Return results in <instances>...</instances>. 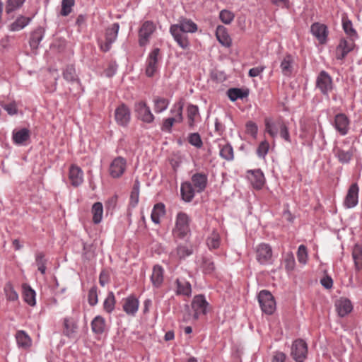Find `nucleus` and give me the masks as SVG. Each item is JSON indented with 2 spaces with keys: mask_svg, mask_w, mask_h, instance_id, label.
<instances>
[{
  "mask_svg": "<svg viewBox=\"0 0 362 362\" xmlns=\"http://www.w3.org/2000/svg\"><path fill=\"white\" fill-rule=\"evenodd\" d=\"M197 30V24L191 19L180 17L178 23L173 24L170 27V33L175 41L183 49L189 47V41L187 33H194Z\"/></svg>",
  "mask_w": 362,
  "mask_h": 362,
  "instance_id": "nucleus-1",
  "label": "nucleus"
},
{
  "mask_svg": "<svg viewBox=\"0 0 362 362\" xmlns=\"http://www.w3.org/2000/svg\"><path fill=\"white\" fill-rule=\"evenodd\" d=\"M189 222L190 218L186 213L179 212L173 229L174 236L180 239L187 238L190 235Z\"/></svg>",
  "mask_w": 362,
  "mask_h": 362,
  "instance_id": "nucleus-2",
  "label": "nucleus"
},
{
  "mask_svg": "<svg viewBox=\"0 0 362 362\" xmlns=\"http://www.w3.org/2000/svg\"><path fill=\"white\" fill-rule=\"evenodd\" d=\"M257 298L262 311L267 315H272L276 310V305L272 293L267 290H262Z\"/></svg>",
  "mask_w": 362,
  "mask_h": 362,
  "instance_id": "nucleus-3",
  "label": "nucleus"
},
{
  "mask_svg": "<svg viewBox=\"0 0 362 362\" xmlns=\"http://www.w3.org/2000/svg\"><path fill=\"white\" fill-rule=\"evenodd\" d=\"M119 29V24L115 23L107 28L105 33V41L98 40V45L100 49L104 52H108L112 47V44L116 40Z\"/></svg>",
  "mask_w": 362,
  "mask_h": 362,
  "instance_id": "nucleus-4",
  "label": "nucleus"
},
{
  "mask_svg": "<svg viewBox=\"0 0 362 362\" xmlns=\"http://www.w3.org/2000/svg\"><path fill=\"white\" fill-rule=\"evenodd\" d=\"M134 110L138 119L147 124H151L154 121L155 117L146 102H136L134 103Z\"/></svg>",
  "mask_w": 362,
  "mask_h": 362,
  "instance_id": "nucleus-5",
  "label": "nucleus"
},
{
  "mask_svg": "<svg viewBox=\"0 0 362 362\" xmlns=\"http://www.w3.org/2000/svg\"><path fill=\"white\" fill-rule=\"evenodd\" d=\"M308 346L303 339L295 340L291 346V355L296 362H303L307 357Z\"/></svg>",
  "mask_w": 362,
  "mask_h": 362,
  "instance_id": "nucleus-6",
  "label": "nucleus"
},
{
  "mask_svg": "<svg viewBox=\"0 0 362 362\" xmlns=\"http://www.w3.org/2000/svg\"><path fill=\"white\" fill-rule=\"evenodd\" d=\"M115 119L116 123L122 127H127L131 120V111L124 103H121L115 110Z\"/></svg>",
  "mask_w": 362,
  "mask_h": 362,
  "instance_id": "nucleus-7",
  "label": "nucleus"
},
{
  "mask_svg": "<svg viewBox=\"0 0 362 362\" xmlns=\"http://www.w3.org/2000/svg\"><path fill=\"white\" fill-rule=\"evenodd\" d=\"M156 25L151 21L143 23L139 30V43L141 47L145 46L149 41L151 35L156 30Z\"/></svg>",
  "mask_w": 362,
  "mask_h": 362,
  "instance_id": "nucleus-8",
  "label": "nucleus"
},
{
  "mask_svg": "<svg viewBox=\"0 0 362 362\" xmlns=\"http://www.w3.org/2000/svg\"><path fill=\"white\" fill-rule=\"evenodd\" d=\"M316 87L319 88L321 93L327 95L328 93L332 90V79L329 74L325 71H321L316 79Z\"/></svg>",
  "mask_w": 362,
  "mask_h": 362,
  "instance_id": "nucleus-9",
  "label": "nucleus"
},
{
  "mask_svg": "<svg viewBox=\"0 0 362 362\" xmlns=\"http://www.w3.org/2000/svg\"><path fill=\"white\" fill-rule=\"evenodd\" d=\"M208 305L209 304L206 302L204 296H195L192 302V308L194 310V318L198 319L201 315H206L207 313L206 310Z\"/></svg>",
  "mask_w": 362,
  "mask_h": 362,
  "instance_id": "nucleus-10",
  "label": "nucleus"
},
{
  "mask_svg": "<svg viewBox=\"0 0 362 362\" xmlns=\"http://www.w3.org/2000/svg\"><path fill=\"white\" fill-rule=\"evenodd\" d=\"M63 77L73 86V88L78 93L82 90L81 84L74 65H68L66 66L63 71Z\"/></svg>",
  "mask_w": 362,
  "mask_h": 362,
  "instance_id": "nucleus-11",
  "label": "nucleus"
},
{
  "mask_svg": "<svg viewBox=\"0 0 362 362\" xmlns=\"http://www.w3.org/2000/svg\"><path fill=\"white\" fill-rule=\"evenodd\" d=\"M159 54L160 49L154 48L147 58L146 74L148 77H152L157 71Z\"/></svg>",
  "mask_w": 362,
  "mask_h": 362,
  "instance_id": "nucleus-12",
  "label": "nucleus"
},
{
  "mask_svg": "<svg viewBox=\"0 0 362 362\" xmlns=\"http://www.w3.org/2000/svg\"><path fill=\"white\" fill-rule=\"evenodd\" d=\"M257 260L261 264H267L270 262L272 257V247L268 244H260L256 249Z\"/></svg>",
  "mask_w": 362,
  "mask_h": 362,
  "instance_id": "nucleus-13",
  "label": "nucleus"
},
{
  "mask_svg": "<svg viewBox=\"0 0 362 362\" xmlns=\"http://www.w3.org/2000/svg\"><path fill=\"white\" fill-rule=\"evenodd\" d=\"M126 160L122 157H117L111 163L109 168L110 174L113 178L122 175L126 169Z\"/></svg>",
  "mask_w": 362,
  "mask_h": 362,
  "instance_id": "nucleus-14",
  "label": "nucleus"
},
{
  "mask_svg": "<svg viewBox=\"0 0 362 362\" xmlns=\"http://www.w3.org/2000/svg\"><path fill=\"white\" fill-rule=\"evenodd\" d=\"M349 123V119L344 113H339L334 117V126L336 130L342 136L348 134Z\"/></svg>",
  "mask_w": 362,
  "mask_h": 362,
  "instance_id": "nucleus-15",
  "label": "nucleus"
},
{
  "mask_svg": "<svg viewBox=\"0 0 362 362\" xmlns=\"http://www.w3.org/2000/svg\"><path fill=\"white\" fill-rule=\"evenodd\" d=\"M312 34L317 39L320 44H325L327 42L328 29L327 25L320 23H314L310 27Z\"/></svg>",
  "mask_w": 362,
  "mask_h": 362,
  "instance_id": "nucleus-16",
  "label": "nucleus"
},
{
  "mask_svg": "<svg viewBox=\"0 0 362 362\" xmlns=\"http://www.w3.org/2000/svg\"><path fill=\"white\" fill-rule=\"evenodd\" d=\"M358 186L356 183L352 184L347 192L344 199V206L346 208H352L358 204Z\"/></svg>",
  "mask_w": 362,
  "mask_h": 362,
  "instance_id": "nucleus-17",
  "label": "nucleus"
},
{
  "mask_svg": "<svg viewBox=\"0 0 362 362\" xmlns=\"http://www.w3.org/2000/svg\"><path fill=\"white\" fill-rule=\"evenodd\" d=\"M356 149L351 146L348 150H344L340 147H334L333 148V153L337 158L339 163L342 164L349 163L355 152Z\"/></svg>",
  "mask_w": 362,
  "mask_h": 362,
  "instance_id": "nucleus-18",
  "label": "nucleus"
},
{
  "mask_svg": "<svg viewBox=\"0 0 362 362\" xmlns=\"http://www.w3.org/2000/svg\"><path fill=\"white\" fill-rule=\"evenodd\" d=\"M45 34V29L42 26L37 27L30 33L29 45L32 49H37L40 42Z\"/></svg>",
  "mask_w": 362,
  "mask_h": 362,
  "instance_id": "nucleus-19",
  "label": "nucleus"
},
{
  "mask_svg": "<svg viewBox=\"0 0 362 362\" xmlns=\"http://www.w3.org/2000/svg\"><path fill=\"white\" fill-rule=\"evenodd\" d=\"M355 45L354 40L348 41L345 39L340 40L339 45L337 47V59L342 60L345 58L349 52H350L354 47Z\"/></svg>",
  "mask_w": 362,
  "mask_h": 362,
  "instance_id": "nucleus-20",
  "label": "nucleus"
},
{
  "mask_svg": "<svg viewBox=\"0 0 362 362\" xmlns=\"http://www.w3.org/2000/svg\"><path fill=\"white\" fill-rule=\"evenodd\" d=\"M192 182L196 192L201 193L205 190L207 186V175L203 173H197L192 176Z\"/></svg>",
  "mask_w": 362,
  "mask_h": 362,
  "instance_id": "nucleus-21",
  "label": "nucleus"
},
{
  "mask_svg": "<svg viewBox=\"0 0 362 362\" xmlns=\"http://www.w3.org/2000/svg\"><path fill=\"white\" fill-rule=\"evenodd\" d=\"M139 305V301L136 296L131 295L124 299L123 310L128 315L134 316Z\"/></svg>",
  "mask_w": 362,
  "mask_h": 362,
  "instance_id": "nucleus-22",
  "label": "nucleus"
},
{
  "mask_svg": "<svg viewBox=\"0 0 362 362\" xmlns=\"http://www.w3.org/2000/svg\"><path fill=\"white\" fill-rule=\"evenodd\" d=\"M69 178L72 186L78 187L83 181L82 170L79 167L72 165L69 169Z\"/></svg>",
  "mask_w": 362,
  "mask_h": 362,
  "instance_id": "nucleus-23",
  "label": "nucleus"
},
{
  "mask_svg": "<svg viewBox=\"0 0 362 362\" xmlns=\"http://www.w3.org/2000/svg\"><path fill=\"white\" fill-rule=\"evenodd\" d=\"M195 192L196 189L190 182H185L181 184L180 194L184 202H192L194 197Z\"/></svg>",
  "mask_w": 362,
  "mask_h": 362,
  "instance_id": "nucleus-24",
  "label": "nucleus"
},
{
  "mask_svg": "<svg viewBox=\"0 0 362 362\" xmlns=\"http://www.w3.org/2000/svg\"><path fill=\"white\" fill-rule=\"evenodd\" d=\"M335 306L340 317L346 316L353 310L352 303L348 298H340L336 302Z\"/></svg>",
  "mask_w": 362,
  "mask_h": 362,
  "instance_id": "nucleus-25",
  "label": "nucleus"
},
{
  "mask_svg": "<svg viewBox=\"0 0 362 362\" xmlns=\"http://www.w3.org/2000/svg\"><path fill=\"white\" fill-rule=\"evenodd\" d=\"M250 173L249 179L252 185L256 189H261L265 182L264 175L260 169L249 170Z\"/></svg>",
  "mask_w": 362,
  "mask_h": 362,
  "instance_id": "nucleus-26",
  "label": "nucleus"
},
{
  "mask_svg": "<svg viewBox=\"0 0 362 362\" xmlns=\"http://www.w3.org/2000/svg\"><path fill=\"white\" fill-rule=\"evenodd\" d=\"M78 329L76 322L70 318H64L63 334L70 339H74Z\"/></svg>",
  "mask_w": 362,
  "mask_h": 362,
  "instance_id": "nucleus-27",
  "label": "nucleus"
},
{
  "mask_svg": "<svg viewBox=\"0 0 362 362\" xmlns=\"http://www.w3.org/2000/svg\"><path fill=\"white\" fill-rule=\"evenodd\" d=\"M293 57L289 54H286L281 62L280 67L283 75L290 76L293 70Z\"/></svg>",
  "mask_w": 362,
  "mask_h": 362,
  "instance_id": "nucleus-28",
  "label": "nucleus"
},
{
  "mask_svg": "<svg viewBox=\"0 0 362 362\" xmlns=\"http://www.w3.org/2000/svg\"><path fill=\"white\" fill-rule=\"evenodd\" d=\"M16 339L19 348L28 349L32 345V340L29 335L23 330H19L16 334Z\"/></svg>",
  "mask_w": 362,
  "mask_h": 362,
  "instance_id": "nucleus-29",
  "label": "nucleus"
},
{
  "mask_svg": "<svg viewBox=\"0 0 362 362\" xmlns=\"http://www.w3.org/2000/svg\"><path fill=\"white\" fill-rule=\"evenodd\" d=\"M25 0H7L5 12L8 20L13 18V13L20 8Z\"/></svg>",
  "mask_w": 362,
  "mask_h": 362,
  "instance_id": "nucleus-30",
  "label": "nucleus"
},
{
  "mask_svg": "<svg viewBox=\"0 0 362 362\" xmlns=\"http://www.w3.org/2000/svg\"><path fill=\"white\" fill-rule=\"evenodd\" d=\"M249 95L248 89H242L238 88H231L227 90V95L229 99L234 102L238 99H243Z\"/></svg>",
  "mask_w": 362,
  "mask_h": 362,
  "instance_id": "nucleus-31",
  "label": "nucleus"
},
{
  "mask_svg": "<svg viewBox=\"0 0 362 362\" xmlns=\"http://www.w3.org/2000/svg\"><path fill=\"white\" fill-rule=\"evenodd\" d=\"M177 284V295H182L185 296H190L192 293V287L189 281L185 279H177L176 280Z\"/></svg>",
  "mask_w": 362,
  "mask_h": 362,
  "instance_id": "nucleus-32",
  "label": "nucleus"
},
{
  "mask_svg": "<svg viewBox=\"0 0 362 362\" xmlns=\"http://www.w3.org/2000/svg\"><path fill=\"white\" fill-rule=\"evenodd\" d=\"M22 288L24 300L29 305L34 306L36 304L35 291L27 284H23Z\"/></svg>",
  "mask_w": 362,
  "mask_h": 362,
  "instance_id": "nucleus-33",
  "label": "nucleus"
},
{
  "mask_svg": "<svg viewBox=\"0 0 362 362\" xmlns=\"http://www.w3.org/2000/svg\"><path fill=\"white\" fill-rule=\"evenodd\" d=\"M216 37L218 42L225 47H230L231 45V39L228 34L226 32V28L223 26L219 25L217 27Z\"/></svg>",
  "mask_w": 362,
  "mask_h": 362,
  "instance_id": "nucleus-34",
  "label": "nucleus"
},
{
  "mask_svg": "<svg viewBox=\"0 0 362 362\" xmlns=\"http://www.w3.org/2000/svg\"><path fill=\"white\" fill-rule=\"evenodd\" d=\"M151 280L153 285L158 288L163 281V269L159 265H155L153 268L152 275Z\"/></svg>",
  "mask_w": 362,
  "mask_h": 362,
  "instance_id": "nucleus-35",
  "label": "nucleus"
},
{
  "mask_svg": "<svg viewBox=\"0 0 362 362\" xmlns=\"http://www.w3.org/2000/svg\"><path fill=\"white\" fill-rule=\"evenodd\" d=\"M342 27L345 33L351 38V40H354L358 37V34L353 27L351 21L347 17H344L342 18Z\"/></svg>",
  "mask_w": 362,
  "mask_h": 362,
  "instance_id": "nucleus-36",
  "label": "nucleus"
},
{
  "mask_svg": "<svg viewBox=\"0 0 362 362\" xmlns=\"http://www.w3.org/2000/svg\"><path fill=\"white\" fill-rule=\"evenodd\" d=\"M165 214V205L163 203H157L154 205L151 212V220L154 223H160V218Z\"/></svg>",
  "mask_w": 362,
  "mask_h": 362,
  "instance_id": "nucleus-37",
  "label": "nucleus"
},
{
  "mask_svg": "<svg viewBox=\"0 0 362 362\" xmlns=\"http://www.w3.org/2000/svg\"><path fill=\"white\" fill-rule=\"evenodd\" d=\"M30 138V132L26 128H23L13 133V140L16 144H22Z\"/></svg>",
  "mask_w": 362,
  "mask_h": 362,
  "instance_id": "nucleus-38",
  "label": "nucleus"
},
{
  "mask_svg": "<svg viewBox=\"0 0 362 362\" xmlns=\"http://www.w3.org/2000/svg\"><path fill=\"white\" fill-rule=\"evenodd\" d=\"M352 257L354 261L355 268L359 271L362 269V247L355 245L352 250Z\"/></svg>",
  "mask_w": 362,
  "mask_h": 362,
  "instance_id": "nucleus-39",
  "label": "nucleus"
},
{
  "mask_svg": "<svg viewBox=\"0 0 362 362\" xmlns=\"http://www.w3.org/2000/svg\"><path fill=\"white\" fill-rule=\"evenodd\" d=\"M91 212L93 214V222L98 224L101 222L103 214V206L101 202H95L93 204Z\"/></svg>",
  "mask_w": 362,
  "mask_h": 362,
  "instance_id": "nucleus-40",
  "label": "nucleus"
},
{
  "mask_svg": "<svg viewBox=\"0 0 362 362\" xmlns=\"http://www.w3.org/2000/svg\"><path fill=\"white\" fill-rule=\"evenodd\" d=\"M105 319L100 315L96 316L91 322V328L94 333L100 334L105 331Z\"/></svg>",
  "mask_w": 362,
  "mask_h": 362,
  "instance_id": "nucleus-41",
  "label": "nucleus"
},
{
  "mask_svg": "<svg viewBox=\"0 0 362 362\" xmlns=\"http://www.w3.org/2000/svg\"><path fill=\"white\" fill-rule=\"evenodd\" d=\"M201 268L205 274H211L216 269L215 264L211 258L203 257Z\"/></svg>",
  "mask_w": 362,
  "mask_h": 362,
  "instance_id": "nucleus-42",
  "label": "nucleus"
},
{
  "mask_svg": "<svg viewBox=\"0 0 362 362\" xmlns=\"http://www.w3.org/2000/svg\"><path fill=\"white\" fill-rule=\"evenodd\" d=\"M30 21V18L19 16L13 23L10 25V30L18 31L24 28Z\"/></svg>",
  "mask_w": 362,
  "mask_h": 362,
  "instance_id": "nucleus-43",
  "label": "nucleus"
},
{
  "mask_svg": "<svg viewBox=\"0 0 362 362\" xmlns=\"http://www.w3.org/2000/svg\"><path fill=\"white\" fill-rule=\"evenodd\" d=\"M219 146L220 156L228 161L233 160L234 158V153L232 146L230 144H226L223 146H221V145H219Z\"/></svg>",
  "mask_w": 362,
  "mask_h": 362,
  "instance_id": "nucleus-44",
  "label": "nucleus"
},
{
  "mask_svg": "<svg viewBox=\"0 0 362 362\" xmlns=\"http://www.w3.org/2000/svg\"><path fill=\"white\" fill-rule=\"evenodd\" d=\"M187 118H188V125L190 128L194 127L195 118L199 115V108L198 106L195 105L190 104L187 107Z\"/></svg>",
  "mask_w": 362,
  "mask_h": 362,
  "instance_id": "nucleus-45",
  "label": "nucleus"
},
{
  "mask_svg": "<svg viewBox=\"0 0 362 362\" xmlns=\"http://www.w3.org/2000/svg\"><path fill=\"white\" fill-rule=\"evenodd\" d=\"M35 263L38 270L42 274L46 272V263L47 259L45 257V254L42 252H38L35 255Z\"/></svg>",
  "mask_w": 362,
  "mask_h": 362,
  "instance_id": "nucleus-46",
  "label": "nucleus"
},
{
  "mask_svg": "<svg viewBox=\"0 0 362 362\" xmlns=\"http://www.w3.org/2000/svg\"><path fill=\"white\" fill-rule=\"evenodd\" d=\"M169 101L164 98H156L154 99V110L156 113L162 112L168 108Z\"/></svg>",
  "mask_w": 362,
  "mask_h": 362,
  "instance_id": "nucleus-47",
  "label": "nucleus"
},
{
  "mask_svg": "<svg viewBox=\"0 0 362 362\" xmlns=\"http://www.w3.org/2000/svg\"><path fill=\"white\" fill-rule=\"evenodd\" d=\"M4 292L8 300L16 301L18 299V295L14 290V288L11 283L8 282L4 286Z\"/></svg>",
  "mask_w": 362,
  "mask_h": 362,
  "instance_id": "nucleus-48",
  "label": "nucleus"
},
{
  "mask_svg": "<svg viewBox=\"0 0 362 362\" xmlns=\"http://www.w3.org/2000/svg\"><path fill=\"white\" fill-rule=\"evenodd\" d=\"M139 181L138 180H136L130 194V202L133 206H135L139 202Z\"/></svg>",
  "mask_w": 362,
  "mask_h": 362,
  "instance_id": "nucleus-49",
  "label": "nucleus"
},
{
  "mask_svg": "<svg viewBox=\"0 0 362 362\" xmlns=\"http://www.w3.org/2000/svg\"><path fill=\"white\" fill-rule=\"evenodd\" d=\"M115 298L113 292H109L107 298H105L103 307L104 310L108 313H110L115 308Z\"/></svg>",
  "mask_w": 362,
  "mask_h": 362,
  "instance_id": "nucleus-50",
  "label": "nucleus"
},
{
  "mask_svg": "<svg viewBox=\"0 0 362 362\" xmlns=\"http://www.w3.org/2000/svg\"><path fill=\"white\" fill-rule=\"evenodd\" d=\"M75 3L74 0H62V10L61 15L62 16H67L71 13L72 11V7L74 6Z\"/></svg>",
  "mask_w": 362,
  "mask_h": 362,
  "instance_id": "nucleus-51",
  "label": "nucleus"
},
{
  "mask_svg": "<svg viewBox=\"0 0 362 362\" xmlns=\"http://www.w3.org/2000/svg\"><path fill=\"white\" fill-rule=\"evenodd\" d=\"M188 142L197 148L203 146V142L199 133H190L188 136Z\"/></svg>",
  "mask_w": 362,
  "mask_h": 362,
  "instance_id": "nucleus-52",
  "label": "nucleus"
},
{
  "mask_svg": "<svg viewBox=\"0 0 362 362\" xmlns=\"http://www.w3.org/2000/svg\"><path fill=\"white\" fill-rule=\"evenodd\" d=\"M184 107V103L181 101L178 102L174 105V108L171 110L172 113H176V117H175L176 119L175 122H181L183 120L182 117V110Z\"/></svg>",
  "mask_w": 362,
  "mask_h": 362,
  "instance_id": "nucleus-53",
  "label": "nucleus"
},
{
  "mask_svg": "<svg viewBox=\"0 0 362 362\" xmlns=\"http://www.w3.org/2000/svg\"><path fill=\"white\" fill-rule=\"evenodd\" d=\"M193 252L192 248L185 245H179L177 247V255L180 259H185V257L191 255Z\"/></svg>",
  "mask_w": 362,
  "mask_h": 362,
  "instance_id": "nucleus-54",
  "label": "nucleus"
},
{
  "mask_svg": "<svg viewBox=\"0 0 362 362\" xmlns=\"http://www.w3.org/2000/svg\"><path fill=\"white\" fill-rule=\"evenodd\" d=\"M264 122L266 132L272 137H275L278 134V129L276 127L275 124L271 122L270 119L268 118L265 119Z\"/></svg>",
  "mask_w": 362,
  "mask_h": 362,
  "instance_id": "nucleus-55",
  "label": "nucleus"
},
{
  "mask_svg": "<svg viewBox=\"0 0 362 362\" xmlns=\"http://www.w3.org/2000/svg\"><path fill=\"white\" fill-rule=\"evenodd\" d=\"M269 148V144L267 141H262L257 147V154L260 158H264Z\"/></svg>",
  "mask_w": 362,
  "mask_h": 362,
  "instance_id": "nucleus-56",
  "label": "nucleus"
},
{
  "mask_svg": "<svg viewBox=\"0 0 362 362\" xmlns=\"http://www.w3.org/2000/svg\"><path fill=\"white\" fill-rule=\"evenodd\" d=\"M307 257H308V252H307V248L304 245H300L298 247V252H297V257L299 261V262L302 264H305L307 262Z\"/></svg>",
  "mask_w": 362,
  "mask_h": 362,
  "instance_id": "nucleus-57",
  "label": "nucleus"
},
{
  "mask_svg": "<svg viewBox=\"0 0 362 362\" xmlns=\"http://www.w3.org/2000/svg\"><path fill=\"white\" fill-rule=\"evenodd\" d=\"M88 303L91 306H94L98 303V293H97V287L93 286L88 291Z\"/></svg>",
  "mask_w": 362,
  "mask_h": 362,
  "instance_id": "nucleus-58",
  "label": "nucleus"
},
{
  "mask_svg": "<svg viewBox=\"0 0 362 362\" xmlns=\"http://www.w3.org/2000/svg\"><path fill=\"white\" fill-rule=\"evenodd\" d=\"M219 18L225 24H229L234 18V15L228 10H222L220 12Z\"/></svg>",
  "mask_w": 362,
  "mask_h": 362,
  "instance_id": "nucleus-59",
  "label": "nucleus"
},
{
  "mask_svg": "<svg viewBox=\"0 0 362 362\" xmlns=\"http://www.w3.org/2000/svg\"><path fill=\"white\" fill-rule=\"evenodd\" d=\"M176 119L174 117H169L163 120L161 126V130L170 133L172 132V127L175 122Z\"/></svg>",
  "mask_w": 362,
  "mask_h": 362,
  "instance_id": "nucleus-60",
  "label": "nucleus"
},
{
  "mask_svg": "<svg viewBox=\"0 0 362 362\" xmlns=\"http://www.w3.org/2000/svg\"><path fill=\"white\" fill-rule=\"evenodd\" d=\"M206 243L210 249H216L219 247V238L218 234H214L211 237H209Z\"/></svg>",
  "mask_w": 362,
  "mask_h": 362,
  "instance_id": "nucleus-61",
  "label": "nucleus"
},
{
  "mask_svg": "<svg viewBox=\"0 0 362 362\" xmlns=\"http://www.w3.org/2000/svg\"><path fill=\"white\" fill-rule=\"evenodd\" d=\"M245 127L246 132L250 134L252 137L256 138L258 131L257 125L255 122L249 121L246 123Z\"/></svg>",
  "mask_w": 362,
  "mask_h": 362,
  "instance_id": "nucleus-62",
  "label": "nucleus"
},
{
  "mask_svg": "<svg viewBox=\"0 0 362 362\" xmlns=\"http://www.w3.org/2000/svg\"><path fill=\"white\" fill-rule=\"evenodd\" d=\"M2 107L10 115H13L18 113L17 105L15 102L10 103L2 105Z\"/></svg>",
  "mask_w": 362,
  "mask_h": 362,
  "instance_id": "nucleus-63",
  "label": "nucleus"
},
{
  "mask_svg": "<svg viewBox=\"0 0 362 362\" xmlns=\"http://www.w3.org/2000/svg\"><path fill=\"white\" fill-rule=\"evenodd\" d=\"M280 136L283 139H284L286 141H288V142L291 141L288 127L284 123L280 124Z\"/></svg>",
  "mask_w": 362,
  "mask_h": 362,
  "instance_id": "nucleus-64",
  "label": "nucleus"
}]
</instances>
